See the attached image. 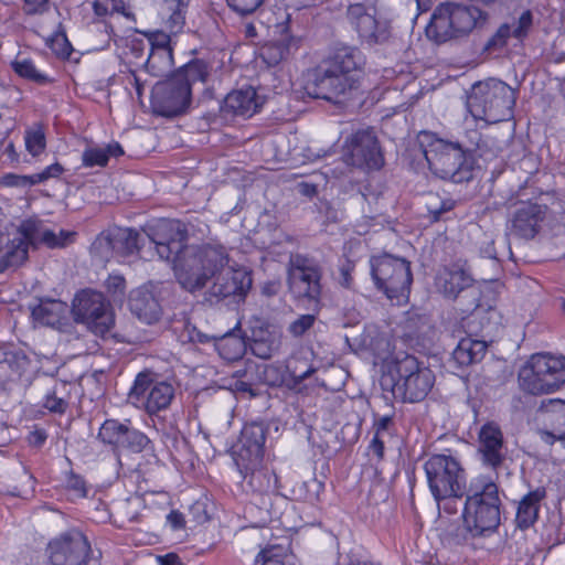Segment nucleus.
Listing matches in <instances>:
<instances>
[{
	"mask_svg": "<svg viewBox=\"0 0 565 565\" xmlns=\"http://www.w3.org/2000/svg\"><path fill=\"white\" fill-rule=\"evenodd\" d=\"M478 452L484 466L498 470L505 460L503 435L493 423L483 425L479 433Z\"/></svg>",
	"mask_w": 565,
	"mask_h": 565,
	"instance_id": "20",
	"label": "nucleus"
},
{
	"mask_svg": "<svg viewBox=\"0 0 565 565\" xmlns=\"http://www.w3.org/2000/svg\"><path fill=\"white\" fill-rule=\"evenodd\" d=\"M124 153L118 142L106 145H89L82 153V162L86 168L105 167L111 157H119Z\"/></svg>",
	"mask_w": 565,
	"mask_h": 565,
	"instance_id": "30",
	"label": "nucleus"
},
{
	"mask_svg": "<svg viewBox=\"0 0 565 565\" xmlns=\"http://www.w3.org/2000/svg\"><path fill=\"white\" fill-rule=\"evenodd\" d=\"M315 321H316L315 315H301L299 318H297L295 321H292L289 324L288 331L290 334H292L296 338L301 337L310 328H312Z\"/></svg>",
	"mask_w": 565,
	"mask_h": 565,
	"instance_id": "45",
	"label": "nucleus"
},
{
	"mask_svg": "<svg viewBox=\"0 0 565 565\" xmlns=\"http://www.w3.org/2000/svg\"><path fill=\"white\" fill-rule=\"evenodd\" d=\"M166 524L171 531L178 532L185 529V519L183 514L177 510H172L166 519Z\"/></svg>",
	"mask_w": 565,
	"mask_h": 565,
	"instance_id": "52",
	"label": "nucleus"
},
{
	"mask_svg": "<svg viewBox=\"0 0 565 565\" xmlns=\"http://www.w3.org/2000/svg\"><path fill=\"white\" fill-rule=\"evenodd\" d=\"M158 565H184L181 558L175 553H168L166 555H158L156 557Z\"/></svg>",
	"mask_w": 565,
	"mask_h": 565,
	"instance_id": "57",
	"label": "nucleus"
},
{
	"mask_svg": "<svg viewBox=\"0 0 565 565\" xmlns=\"http://www.w3.org/2000/svg\"><path fill=\"white\" fill-rule=\"evenodd\" d=\"M47 565H85L88 543L78 531H71L50 542Z\"/></svg>",
	"mask_w": 565,
	"mask_h": 565,
	"instance_id": "16",
	"label": "nucleus"
},
{
	"mask_svg": "<svg viewBox=\"0 0 565 565\" xmlns=\"http://www.w3.org/2000/svg\"><path fill=\"white\" fill-rule=\"evenodd\" d=\"M467 491L468 490L466 489V491H459L458 493L434 497L437 502L438 510L440 513V516H439L440 524L444 523V516L441 515V513H447L449 515L457 514V512L459 510L460 501L465 494L467 495Z\"/></svg>",
	"mask_w": 565,
	"mask_h": 565,
	"instance_id": "38",
	"label": "nucleus"
},
{
	"mask_svg": "<svg viewBox=\"0 0 565 565\" xmlns=\"http://www.w3.org/2000/svg\"><path fill=\"white\" fill-rule=\"evenodd\" d=\"M138 233L131 228L115 227L102 233L93 244L94 249L104 257L113 255L129 256L139 252L146 257L142 248L138 246Z\"/></svg>",
	"mask_w": 565,
	"mask_h": 565,
	"instance_id": "17",
	"label": "nucleus"
},
{
	"mask_svg": "<svg viewBox=\"0 0 565 565\" xmlns=\"http://www.w3.org/2000/svg\"><path fill=\"white\" fill-rule=\"evenodd\" d=\"M424 470L433 497L466 491L465 469L452 455H431L425 461Z\"/></svg>",
	"mask_w": 565,
	"mask_h": 565,
	"instance_id": "11",
	"label": "nucleus"
},
{
	"mask_svg": "<svg viewBox=\"0 0 565 565\" xmlns=\"http://www.w3.org/2000/svg\"><path fill=\"white\" fill-rule=\"evenodd\" d=\"M11 66L20 77L38 84L50 82L47 75L39 71L34 62L24 54L19 53L11 62Z\"/></svg>",
	"mask_w": 565,
	"mask_h": 565,
	"instance_id": "35",
	"label": "nucleus"
},
{
	"mask_svg": "<svg viewBox=\"0 0 565 565\" xmlns=\"http://www.w3.org/2000/svg\"><path fill=\"white\" fill-rule=\"evenodd\" d=\"M31 174L30 175H19V174H6L1 179V183L7 186H21V188H28L32 186L33 183H31Z\"/></svg>",
	"mask_w": 565,
	"mask_h": 565,
	"instance_id": "50",
	"label": "nucleus"
},
{
	"mask_svg": "<svg viewBox=\"0 0 565 565\" xmlns=\"http://www.w3.org/2000/svg\"><path fill=\"white\" fill-rule=\"evenodd\" d=\"M545 487H536L524 494L516 507L515 523L519 529L531 527L539 519L541 503L546 499Z\"/></svg>",
	"mask_w": 565,
	"mask_h": 565,
	"instance_id": "26",
	"label": "nucleus"
},
{
	"mask_svg": "<svg viewBox=\"0 0 565 565\" xmlns=\"http://www.w3.org/2000/svg\"><path fill=\"white\" fill-rule=\"evenodd\" d=\"M300 39L295 38L288 33L286 26H281L280 38L276 41L268 42L262 45L255 52V64L259 66L263 64L265 67H271L279 64L292 51L299 47Z\"/></svg>",
	"mask_w": 565,
	"mask_h": 565,
	"instance_id": "23",
	"label": "nucleus"
},
{
	"mask_svg": "<svg viewBox=\"0 0 565 565\" xmlns=\"http://www.w3.org/2000/svg\"><path fill=\"white\" fill-rule=\"evenodd\" d=\"M127 429L128 426L126 424L119 423L116 419H108L102 425L98 437L103 443L113 445L119 449L125 441Z\"/></svg>",
	"mask_w": 565,
	"mask_h": 565,
	"instance_id": "36",
	"label": "nucleus"
},
{
	"mask_svg": "<svg viewBox=\"0 0 565 565\" xmlns=\"http://www.w3.org/2000/svg\"><path fill=\"white\" fill-rule=\"evenodd\" d=\"M281 344V332L278 327L262 321L250 328L249 352L263 360L270 359Z\"/></svg>",
	"mask_w": 565,
	"mask_h": 565,
	"instance_id": "22",
	"label": "nucleus"
},
{
	"mask_svg": "<svg viewBox=\"0 0 565 565\" xmlns=\"http://www.w3.org/2000/svg\"><path fill=\"white\" fill-rule=\"evenodd\" d=\"M396 379L394 376H384L382 385H392V392L395 397H401L404 402L416 403L423 401L435 383L433 371L417 358L405 355L397 359L394 365Z\"/></svg>",
	"mask_w": 565,
	"mask_h": 565,
	"instance_id": "8",
	"label": "nucleus"
},
{
	"mask_svg": "<svg viewBox=\"0 0 565 565\" xmlns=\"http://www.w3.org/2000/svg\"><path fill=\"white\" fill-rule=\"evenodd\" d=\"M67 488L73 491L74 497L84 498L87 494L84 480L75 475H71L66 481Z\"/></svg>",
	"mask_w": 565,
	"mask_h": 565,
	"instance_id": "51",
	"label": "nucleus"
},
{
	"mask_svg": "<svg viewBox=\"0 0 565 565\" xmlns=\"http://www.w3.org/2000/svg\"><path fill=\"white\" fill-rule=\"evenodd\" d=\"M515 100V92L508 84L489 79L472 85L467 95L466 107L475 120L495 124L512 116Z\"/></svg>",
	"mask_w": 565,
	"mask_h": 565,
	"instance_id": "5",
	"label": "nucleus"
},
{
	"mask_svg": "<svg viewBox=\"0 0 565 565\" xmlns=\"http://www.w3.org/2000/svg\"><path fill=\"white\" fill-rule=\"evenodd\" d=\"M322 268L318 260L301 254L291 255L288 267V288L297 300L318 303L321 296Z\"/></svg>",
	"mask_w": 565,
	"mask_h": 565,
	"instance_id": "12",
	"label": "nucleus"
},
{
	"mask_svg": "<svg viewBox=\"0 0 565 565\" xmlns=\"http://www.w3.org/2000/svg\"><path fill=\"white\" fill-rule=\"evenodd\" d=\"M501 499L498 484L489 477L471 480L462 511L466 531L472 536H489L501 523Z\"/></svg>",
	"mask_w": 565,
	"mask_h": 565,
	"instance_id": "4",
	"label": "nucleus"
},
{
	"mask_svg": "<svg viewBox=\"0 0 565 565\" xmlns=\"http://www.w3.org/2000/svg\"><path fill=\"white\" fill-rule=\"evenodd\" d=\"M252 90V96L249 95V109L253 107V113L249 116L257 114L262 110L263 106L267 103L269 90L264 87L254 88L249 85V92Z\"/></svg>",
	"mask_w": 565,
	"mask_h": 565,
	"instance_id": "47",
	"label": "nucleus"
},
{
	"mask_svg": "<svg viewBox=\"0 0 565 565\" xmlns=\"http://www.w3.org/2000/svg\"><path fill=\"white\" fill-rule=\"evenodd\" d=\"M6 366L10 370V381L19 382L22 385L30 383L33 369L31 367L30 360L23 352H8L2 369Z\"/></svg>",
	"mask_w": 565,
	"mask_h": 565,
	"instance_id": "31",
	"label": "nucleus"
},
{
	"mask_svg": "<svg viewBox=\"0 0 565 565\" xmlns=\"http://www.w3.org/2000/svg\"><path fill=\"white\" fill-rule=\"evenodd\" d=\"M545 216V207L536 203H522L511 218V233L522 238H533Z\"/></svg>",
	"mask_w": 565,
	"mask_h": 565,
	"instance_id": "24",
	"label": "nucleus"
},
{
	"mask_svg": "<svg viewBox=\"0 0 565 565\" xmlns=\"http://www.w3.org/2000/svg\"><path fill=\"white\" fill-rule=\"evenodd\" d=\"M520 390L529 395L553 394L565 385V356L540 352L532 354L518 373Z\"/></svg>",
	"mask_w": 565,
	"mask_h": 565,
	"instance_id": "6",
	"label": "nucleus"
},
{
	"mask_svg": "<svg viewBox=\"0 0 565 565\" xmlns=\"http://www.w3.org/2000/svg\"><path fill=\"white\" fill-rule=\"evenodd\" d=\"M371 276L376 288L385 296L399 302L407 298L413 276L411 263L390 254L373 256L370 260Z\"/></svg>",
	"mask_w": 565,
	"mask_h": 565,
	"instance_id": "10",
	"label": "nucleus"
},
{
	"mask_svg": "<svg viewBox=\"0 0 565 565\" xmlns=\"http://www.w3.org/2000/svg\"><path fill=\"white\" fill-rule=\"evenodd\" d=\"M246 348L244 338L236 337L232 332L223 335L216 343L220 355L227 361L241 359L245 354Z\"/></svg>",
	"mask_w": 565,
	"mask_h": 565,
	"instance_id": "34",
	"label": "nucleus"
},
{
	"mask_svg": "<svg viewBox=\"0 0 565 565\" xmlns=\"http://www.w3.org/2000/svg\"><path fill=\"white\" fill-rule=\"evenodd\" d=\"M185 8L183 0L167 1L160 11L166 31L170 34H178L183 30L185 23Z\"/></svg>",
	"mask_w": 565,
	"mask_h": 565,
	"instance_id": "32",
	"label": "nucleus"
},
{
	"mask_svg": "<svg viewBox=\"0 0 565 565\" xmlns=\"http://www.w3.org/2000/svg\"><path fill=\"white\" fill-rule=\"evenodd\" d=\"M473 279L462 268H445L437 276L438 289L448 298H456L458 294L470 287Z\"/></svg>",
	"mask_w": 565,
	"mask_h": 565,
	"instance_id": "28",
	"label": "nucleus"
},
{
	"mask_svg": "<svg viewBox=\"0 0 565 565\" xmlns=\"http://www.w3.org/2000/svg\"><path fill=\"white\" fill-rule=\"evenodd\" d=\"M25 151L34 159L40 158L46 150V134L41 124L25 128L23 135Z\"/></svg>",
	"mask_w": 565,
	"mask_h": 565,
	"instance_id": "33",
	"label": "nucleus"
},
{
	"mask_svg": "<svg viewBox=\"0 0 565 565\" xmlns=\"http://www.w3.org/2000/svg\"><path fill=\"white\" fill-rule=\"evenodd\" d=\"M364 56L356 47L342 45L332 56L308 73L306 93L313 98L338 103L356 87Z\"/></svg>",
	"mask_w": 565,
	"mask_h": 565,
	"instance_id": "3",
	"label": "nucleus"
},
{
	"mask_svg": "<svg viewBox=\"0 0 565 565\" xmlns=\"http://www.w3.org/2000/svg\"><path fill=\"white\" fill-rule=\"evenodd\" d=\"M391 425H392V418L390 416L380 417L374 424L375 435L384 436L385 434H387V430Z\"/></svg>",
	"mask_w": 565,
	"mask_h": 565,
	"instance_id": "58",
	"label": "nucleus"
},
{
	"mask_svg": "<svg viewBox=\"0 0 565 565\" xmlns=\"http://www.w3.org/2000/svg\"><path fill=\"white\" fill-rule=\"evenodd\" d=\"M45 439H46V434L44 430H41V429H36V430L32 431L29 436L30 444H32L34 446L43 445Z\"/></svg>",
	"mask_w": 565,
	"mask_h": 565,
	"instance_id": "61",
	"label": "nucleus"
},
{
	"mask_svg": "<svg viewBox=\"0 0 565 565\" xmlns=\"http://www.w3.org/2000/svg\"><path fill=\"white\" fill-rule=\"evenodd\" d=\"M130 311L143 323L157 322L162 313L161 305L152 284L142 285L130 291L128 298Z\"/></svg>",
	"mask_w": 565,
	"mask_h": 565,
	"instance_id": "21",
	"label": "nucleus"
},
{
	"mask_svg": "<svg viewBox=\"0 0 565 565\" xmlns=\"http://www.w3.org/2000/svg\"><path fill=\"white\" fill-rule=\"evenodd\" d=\"M64 172V168L58 163L54 162L46 168H44L41 172L31 174V183L33 185L43 183L50 179H57Z\"/></svg>",
	"mask_w": 565,
	"mask_h": 565,
	"instance_id": "43",
	"label": "nucleus"
},
{
	"mask_svg": "<svg viewBox=\"0 0 565 565\" xmlns=\"http://www.w3.org/2000/svg\"><path fill=\"white\" fill-rule=\"evenodd\" d=\"M487 19L488 13L475 4L447 2L435 9L426 34L436 42H446L469 34Z\"/></svg>",
	"mask_w": 565,
	"mask_h": 565,
	"instance_id": "7",
	"label": "nucleus"
},
{
	"mask_svg": "<svg viewBox=\"0 0 565 565\" xmlns=\"http://www.w3.org/2000/svg\"><path fill=\"white\" fill-rule=\"evenodd\" d=\"M68 313V306L54 299L42 300L32 309L35 324L60 328Z\"/></svg>",
	"mask_w": 565,
	"mask_h": 565,
	"instance_id": "27",
	"label": "nucleus"
},
{
	"mask_svg": "<svg viewBox=\"0 0 565 565\" xmlns=\"http://www.w3.org/2000/svg\"><path fill=\"white\" fill-rule=\"evenodd\" d=\"M488 349V343L483 340L473 339L471 337L462 338L452 352L454 360L460 366H468L480 362Z\"/></svg>",
	"mask_w": 565,
	"mask_h": 565,
	"instance_id": "29",
	"label": "nucleus"
},
{
	"mask_svg": "<svg viewBox=\"0 0 565 565\" xmlns=\"http://www.w3.org/2000/svg\"><path fill=\"white\" fill-rule=\"evenodd\" d=\"M349 164L358 168L380 169L382 156L372 130H360L351 138Z\"/></svg>",
	"mask_w": 565,
	"mask_h": 565,
	"instance_id": "18",
	"label": "nucleus"
},
{
	"mask_svg": "<svg viewBox=\"0 0 565 565\" xmlns=\"http://www.w3.org/2000/svg\"><path fill=\"white\" fill-rule=\"evenodd\" d=\"M151 51L146 62L147 71L153 76H161L172 66L170 38L166 32L152 33L149 38Z\"/></svg>",
	"mask_w": 565,
	"mask_h": 565,
	"instance_id": "25",
	"label": "nucleus"
},
{
	"mask_svg": "<svg viewBox=\"0 0 565 565\" xmlns=\"http://www.w3.org/2000/svg\"><path fill=\"white\" fill-rule=\"evenodd\" d=\"M296 189L298 193L307 198H312L317 193V185L313 183L299 182Z\"/></svg>",
	"mask_w": 565,
	"mask_h": 565,
	"instance_id": "59",
	"label": "nucleus"
},
{
	"mask_svg": "<svg viewBox=\"0 0 565 565\" xmlns=\"http://www.w3.org/2000/svg\"><path fill=\"white\" fill-rule=\"evenodd\" d=\"M44 407L50 412L63 413L66 408V402L54 394H47L44 399Z\"/></svg>",
	"mask_w": 565,
	"mask_h": 565,
	"instance_id": "53",
	"label": "nucleus"
},
{
	"mask_svg": "<svg viewBox=\"0 0 565 565\" xmlns=\"http://www.w3.org/2000/svg\"><path fill=\"white\" fill-rule=\"evenodd\" d=\"M244 451H245L244 445L234 446L231 449V457H232L233 463L236 467L237 472L239 473L242 479L245 478V471H246Z\"/></svg>",
	"mask_w": 565,
	"mask_h": 565,
	"instance_id": "49",
	"label": "nucleus"
},
{
	"mask_svg": "<svg viewBox=\"0 0 565 565\" xmlns=\"http://www.w3.org/2000/svg\"><path fill=\"white\" fill-rule=\"evenodd\" d=\"M227 3L239 15L244 17L247 13V4L245 0H227Z\"/></svg>",
	"mask_w": 565,
	"mask_h": 565,
	"instance_id": "62",
	"label": "nucleus"
},
{
	"mask_svg": "<svg viewBox=\"0 0 565 565\" xmlns=\"http://www.w3.org/2000/svg\"><path fill=\"white\" fill-rule=\"evenodd\" d=\"M347 17L350 25L358 33L361 44L374 46L390 41L391 24L386 19L377 17L375 8L354 3L349 6Z\"/></svg>",
	"mask_w": 565,
	"mask_h": 565,
	"instance_id": "14",
	"label": "nucleus"
},
{
	"mask_svg": "<svg viewBox=\"0 0 565 565\" xmlns=\"http://www.w3.org/2000/svg\"><path fill=\"white\" fill-rule=\"evenodd\" d=\"M149 244L160 259L172 262L174 276L180 286L195 292L207 279L215 277L211 297L226 298L243 290L245 270L225 267L222 247L185 245V230L175 220H159L149 227Z\"/></svg>",
	"mask_w": 565,
	"mask_h": 565,
	"instance_id": "1",
	"label": "nucleus"
},
{
	"mask_svg": "<svg viewBox=\"0 0 565 565\" xmlns=\"http://www.w3.org/2000/svg\"><path fill=\"white\" fill-rule=\"evenodd\" d=\"M507 43V40L503 36H500L497 32L488 41V49L501 47Z\"/></svg>",
	"mask_w": 565,
	"mask_h": 565,
	"instance_id": "64",
	"label": "nucleus"
},
{
	"mask_svg": "<svg viewBox=\"0 0 565 565\" xmlns=\"http://www.w3.org/2000/svg\"><path fill=\"white\" fill-rule=\"evenodd\" d=\"M205 65L192 62L182 67L166 83L156 87V96L160 99L162 113L175 116L184 111L191 103V87L198 82H204Z\"/></svg>",
	"mask_w": 565,
	"mask_h": 565,
	"instance_id": "9",
	"label": "nucleus"
},
{
	"mask_svg": "<svg viewBox=\"0 0 565 565\" xmlns=\"http://www.w3.org/2000/svg\"><path fill=\"white\" fill-rule=\"evenodd\" d=\"M94 12L98 17H105L113 12H120L124 10V0H94Z\"/></svg>",
	"mask_w": 565,
	"mask_h": 565,
	"instance_id": "44",
	"label": "nucleus"
},
{
	"mask_svg": "<svg viewBox=\"0 0 565 565\" xmlns=\"http://www.w3.org/2000/svg\"><path fill=\"white\" fill-rule=\"evenodd\" d=\"M266 440V429L262 423H252L249 424V448H252V444L255 446V457L259 461H262L264 456L263 446ZM252 449H249V452Z\"/></svg>",
	"mask_w": 565,
	"mask_h": 565,
	"instance_id": "40",
	"label": "nucleus"
},
{
	"mask_svg": "<svg viewBox=\"0 0 565 565\" xmlns=\"http://www.w3.org/2000/svg\"><path fill=\"white\" fill-rule=\"evenodd\" d=\"M276 373V370L273 366L266 365L264 367V375L259 376V380L267 384H275L276 379L273 376Z\"/></svg>",
	"mask_w": 565,
	"mask_h": 565,
	"instance_id": "63",
	"label": "nucleus"
},
{
	"mask_svg": "<svg viewBox=\"0 0 565 565\" xmlns=\"http://www.w3.org/2000/svg\"><path fill=\"white\" fill-rule=\"evenodd\" d=\"M351 266L347 265L340 269V284L345 288H350L352 285Z\"/></svg>",
	"mask_w": 565,
	"mask_h": 565,
	"instance_id": "60",
	"label": "nucleus"
},
{
	"mask_svg": "<svg viewBox=\"0 0 565 565\" xmlns=\"http://www.w3.org/2000/svg\"><path fill=\"white\" fill-rule=\"evenodd\" d=\"M281 288V282L279 279H270L262 284L260 292L266 297L276 296Z\"/></svg>",
	"mask_w": 565,
	"mask_h": 565,
	"instance_id": "54",
	"label": "nucleus"
},
{
	"mask_svg": "<svg viewBox=\"0 0 565 565\" xmlns=\"http://www.w3.org/2000/svg\"><path fill=\"white\" fill-rule=\"evenodd\" d=\"M72 312L77 322L97 335L106 334L114 326V313L102 292L85 289L76 294Z\"/></svg>",
	"mask_w": 565,
	"mask_h": 565,
	"instance_id": "13",
	"label": "nucleus"
},
{
	"mask_svg": "<svg viewBox=\"0 0 565 565\" xmlns=\"http://www.w3.org/2000/svg\"><path fill=\"white\" fill-rule=\"evenodd\" d=\"M455 206V202L450 199L440 201L438 195L429 194L427 196V209L429 215L434 222H437L441 218V215Z\"/></svg>",
	"mask_w": 565,
	"mask_h": 565,
	"instance_id": "41",
	"label": "nucleus"
},
{
	"mask_svg": "<svg viewBox=\"0 0 565 565\" xmlns=\"http://www.w3.org/2000/svg\"><path fill=\"white\" fill-rule=\"evenodd\" d=\"M174 396V390L167 382H152L147 375L139 374L130 391V398L141 404L149 414L167 408Z\"/></svg>",
	"mask_w": 565,
	"mask_h": 565,
	"instance_id": "15",
	"label": "nucleus"
},
{
	"mask_svg": "<svg viewBox=\"0 0 565 565\" xmlns=\"http://www.w3.org/2000/svg\"><path fill=\"white\" fill-rule=\"evenodd\" d=\"M107 291L114 299L121 298L126 288L125 278L119 274H110L105 282Z\"/></svg>",
	"mask_w": 565,
	"mask_h": 565,
	"instance_id": "48",
	"label": "nucleus"
},
{
	"mask_svg": "<svg viewBox=\"0 0 565 565\" xmlns=\"http://www.w3.org/2000/svg\"><path fill=\"white\" fill-rule=\"evenodd\" d=\"M471 145L463 148L437 138L434 134L423 131L418 135V146L429 169L439 178L454 183L468 182L473 178L472 152L484 154L487 140L477 131L470 134Z\"/></svg>",
	"mask_w": 565,
	"mask_h": 565,
	"instance_id": "2",
	"label": "nucleus"
},
{
	"mask_svg": "<svg viewBox=\"0 0 565 565\" xmlns=\"http://www.w3.org/2000/svg\"><path fill=\"white\" fill-rule=\"evenodd\" d=\"M305 486L309 490L308 500H318L321 491L323 490V483L317 478H311L309 481L305 482Z\"/></svg>",
	"mask_w": 565,
	"mask_h": 565,
	"instance_id": "55",
	"label": "nucleus"
},
{
	"mask_svg": "<svg viewBox=\"0 0 565 565\" xmlns=\"http://www.w3.org/2000/svg\"><path fill=\"white\" fill-rule=\"evenodd\" d=\"M149 444L150 439L143 433L137 429H130L128 427L125 441L119 449H128L132 452H140L145 450Z\"/></svg>",
	"mask_w": 565,
	"mask_h": 565,
	"instance_id": "39",
	"label": "nucleus"
},
{
	"mask_svg": "<svg viewBox=\"0 0 565 565\" xmlns=\"http://www.w3.org/2000/svg\"><path fill=\"white\" fill-rule=\"evenodd\" d=\"M384 436L375 435L370 444V450L377 457L379 460L384 457Z\"/></svg>",
	"mask_w": 565,
	"mask_h": 565,
	"instance_id": "56",
	"label": "nucleus"
},
{
	"mask_svg": "<svg viewBox=\"0 0 565 565\" xmlns=\"http://www.w3.org/2000/svg\"><path fill=\"white\" fill-rule=\"evenodd\" d=\"M254 565H291L288 550L280 545L264 548L255 558Z\"/></svg>",
	"mask_w": 565,
	"mask_h": 565,
	"instance_id": "37",
	"label": "nucleus"
},
{
	"mask_svg": "<svg viewBox=\"0 0 565 565\" xmlns=\"http://www.w3.org/2000/svg\"><path fill=\"white\" fill-rule=\"evenodd\" d=\"M537 418L543 425L540 430L543 440L553 444L565 434V401L559 398L543 401L537 409Z\"/></svg>",
	"mask_w": 565,
	"mask_h": 565,
	"instance_id": "19",
	"label": "nucleus"
},
{
	"mask_svg": "<svg viewBox=\"0 0 565 565\" xmlns=\"http://www.w3.org/2000/svg\"><path fill=\"white\" fill-rule=\"evenodd\" d=\"M533 23V14L530 10L521 13L518 21L512 24V35L516 39H522L527 35Z\"/></svg>",
	"mask_w": 565,
	"mask_h": 565,
	"instance_id": "46",
	"label": "nucleus"
},
{
	"mask_svg": "<svg viewBox=\"0 0 565 565\" xmlns=\"http://www.w3.org/2000/svg\"><path fill=\"white\" fill-rule=\"evenodd\" d=\"M47 45L54 54L60 57L67 58L72 53V46L67 38L63 33H56L49 39Z\"/></svg>",
	"mask_w": 565,
	"mask_h": 565,
	"instance_id": "42",
	"label": "nucleus"
}]
</instances>
